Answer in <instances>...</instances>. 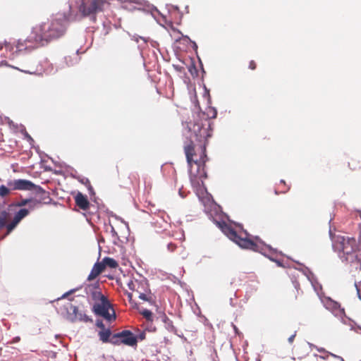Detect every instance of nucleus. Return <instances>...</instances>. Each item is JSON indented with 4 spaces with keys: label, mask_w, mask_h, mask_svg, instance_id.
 Wrapping results in <instances>:
<instances>
[{
    "label": "nucleus",
    "mask_w": 361,
    "mask_h": 361,
    "mask_svg": "<svg viewBox=\"0 0 361 361\" xmlns=\"http://www.w3.org/2000/svg\"><path fill=\"white\" fill-rule=\"evenodd\" d=\"M183 134L189 143H185L184 150L189 167L190 180L193 188H197V195L204 204L209 202V197L200 196L204 189V179L207 178L204 165L207 160L206 146L208 139L212 137V128L210 121L197 120L195 122H188L183 124Z\"/></svg>",
    "instance_id": "obj_1"
},
{
    "label": "nucleus",
    "mask_w": 361,
    "mask_h": 361,
    "mask_svg": "<svg viewBox=\"0 0 361 361\" xmlns=\"http://www.w3.org/2000/svg\"><path fill=\"white\" fill-rule=\"evenodd\" d=\"M69 20L70 15L58 13L47 22L35 26L26 39L5 42L6 55L4 58L14 59L23 51L45 46L51 41L61 37L66 32Z\"/></svg>",
    "instance_id": "obj_2"
},
{
    "label": "nucleus",
    "mask_w": 361,
    "mask_h": 361,
    "mask_svg": "<svg viewBox=\"0 0 361 361\" xmlns=\"http://www.w3.org/2000/svg\"><path fill=\"white\" fill-rule=\"evenodd\" d=\"M218 227L231 240L235 242L240 247L259 252L267 257L271 261L276 262L279 267H282L281 261L275 259L276 251L270 245L264 243L258 236L255 237V240L249 238L250 234L246 231L238 233L234 228L224 221H216Z\"/></svg>",
    "instance_id": "obj_3"
},
{
    "label": "nucleus",
    "mask_w": 361,
    "mask_h": 361,
    "mask_svg": "<svg viewBox=\"0 0 361 361\" xmlns=\"http://www.w3.org/2000/svg\"><path fill=\"white\" fill-rule=\"evenodd\" d=\"M333 247L339 252V257L343 262H346L352 269L361 270V248L355 238L343 235L333 236L331 228H329Z\"/></svg>",
    "instance_id": "obj_4"
},
{
    "label": "nucleus",
    "mask_w": 361,
    "mask_h": 361,
    "mask_svg": "<svg viewBox=\"0 0 361 361\" xmlns=\"http://www.w3.org/2000/svg\"><path fill=\"white\" fill-rule=\"evenodd\" d=\"M29 214V209L21 208L15 213L12 221L6 224L8 214L3 211L0 213V240L8 235L20 223V221Z\"/></svg>",
    "instance_id": "obj_5"
},
{
    "label": "nucleus",
    "mask_w": 361,
    "mask_h": 361,
    "mask_svg": "<svg viewBox=\"0 0 361 361\" xmlns=\"http://www.w3.org/2000/svg\"><path fill=\"white\" fill-rule=\"evenodd\" d=\"M108 0H76V6L83 16H91L101 11Z\"/></svg>",
    "instance_id": "obj_6"
},
{
    "label": "nucleus",
    "mask_w": 361,
    "mask_h": 361,
    "mask_svg": "<svg viewBox=\"0 0 361 361\" xmlns=\"http://www.w3.org/2000/svg\"><path fill=\"white\" fill-rule=\"evenodd\" d=\"M7 185L13 190H28L33 191L36 194L46 195L40 186L35 185L32 181L25 179L9 180Z\"/></svg>",
    "instance_id": "obj_7"
},
{
    "label": "nucleus",
    "mask_w": 361,
    "mask_h": 361,
    "mask_svg": "<svg viewBox=\"0 0 361 361\" xmlns=\"http://www.w3.org/2000/svg\"><path fill=\"white\" fill-rule=\"evenodd\" d=\"M63 309L66 311L65 317L71 322L77 321L86 323L92 322V319L82 310H80L78 307L74 305L71 302L64 305Z\"/></svg>",
    "instance_id": "obj_8"
},
{
    "label": "nucleus",
    "mask_w": 361,
    "mask_h": 361,
    "mask_svg": "<svg viewBox=\"0 0 361 361\" xmlns=\"http://www.w3.org/2000/svg\"><path fill=\"white\" fill-rule=\"evenodd\" d=\"M110 343L114 345L123 344L134 348H137V339L135 335L130 330H123L113 334Z\"/></svg>",
    "instance_id": "obj_9"
},
{
    "label": "nucleus",
    "mask_w": 361,
    "mask_h": 361,
    "mask_svg": "<svg viewBox=\"0 0 361 361\" xmlns=\"http://www.w3.org/2000/svg\"><path fill=\"white\" fill-rule=\"evenodd\" d=\"M92 311L96 315L102 317L108 322L116 319L114 309L107 298L103 299L99 302L94 303L92 307Z\"/></svg>",
    "instance_id": "obj_10"
},
{
    "label": "nucleus",
    "mask_w": 361,
    "mask_h": 361,
    "mask_svg": "<svg viewBox=\"0 0 361 361\" xmlns=\"http://www.w3.org/2000/svg\"><path fill=\"white\" fill-rule=\"evenodd\" d=\"M321 300L326 310H329L335 317H339L343 320L345 311L343 308L341 307L338 302L333 300L329 297L322 298Z\"/></svg>",
    "instance_id": "obj_11"
},
{
    "label": "nucleus",
    "mask_w": 361,
    "mask_h": 361,
    "mask_svg": "<svg viewBox=\"0 0 361 361\" xmlns=\"http://www.w3.org/2000/svg\"><path fill=\"white\" fill-rule=\"evenodd\" d=\"M303 274L307 277L309 281L311 283L312 288L318 295L320 294V291L322 289V285L318 282L314 274L307 268L305 267L302 269Z\"/></svg>",
    "instance_id": "obj_12"
},
{
    "label": "nucleus",
    "mask_w": 361,
    "mask_h": 361,
    "mask_svg": "<svg viewBox=\"0 0 361 361\" xmlns=\"http://www.w3.org/2000/svg\"><path fill=\"white\" fill-rule=\"evenodd\" d=\"M140 283L144 288L145 292L142 293L139 290H136V291L139 293L138 298L143 301L148 302L151 305L154 304V300L151 294L150 290L148 288V284L147 281L145 280H142L140 282Z\"/></svg>",
    "instance_id": "obj_13"
},
{
    "label": "nucleus",
    "mask_w": 361,
    "mask_h": 361,
    "mask_svg": "<svg viewBox=\"0 0 361 361\" xmlns=\"http://www.w3.org/2000/svg\"><path fill=\"white\" fill-rule=\"evenodd\" d=\"M75 202L76 205L82 210H87L90 207V204L87 196L80 192H78L75 196Z\"/></svg>",
    "instance_id": "obj_14"
},
{
    "label": "nucleus",
    "mask_w": 361,
    "mask_h": 361,
    "mask_svg": "<svg viewBox=\"0 0 361 361\" xmlns=\"http://www.w3.org/2000/svg\"><path fill=\"white\" fill-rule=\"evenodd\" d=\"M52 70L53 68H51V70H49L48 68H42V65H38L36 67H30L27 69H20V71L30 75H41L43 73L49 74L52 72Z\"/></svg>",
    "instance_id": "obj_15"
},
{
    "label": "nucleus",
    "mask_w": 361,
    "mask_h": 361,
    "mask_svg": "<svg viewBox=\"0 0 361 361\" xmlns=\"http://www.w3.org/2000/svg\"><path fill=\"white\" fill-rule=\"evenodd\" d=\"M169 216L164 212L159 210L158 212H154L153 217L154 224H159L160 227H164V224H168Z\"/></svg>",
    "instance_id": "obj_16"
},
{
    "label": "nucleus",
    "mask_w": 361,
    "mask_h": 361,
    "mask_svg": "<svg viewBox=\"0 0 361 361\" xmlns=\"http://www.w3.org/2000/svg\"><path fill=\"white\" fill-rule=\"evenodd\" d=\"M40 196V199L28 198L29 202L27 204V208L29 209V213L35 209H39L42 205V200L44 199L45 195L37 194Z\"/></svg>",
    "instance_id": "obj_17"
},
{
    "label": "nucleus",
    "mask_w": 361,
    "mask_h": 361,
    "mask_svg": "<svg viewBox=\"0 0 361 361\" xmlns=\"http://www.w3.org/2000/svg\"><path fill=\"white\" fill-rule=\"evenodd\" d=\"M86 293H88L91 292L92 298L94 300H99L100 302L104 299H106V298L102 294V293L96 289V287L93 286H87L85 287Z\"/></svg>",
    "instance_id": "obj_18"
},
{
    "label": "nucleus",
    "mask_w": 361,
    "mask_h": 361,
    "mask_svg": "<svg viewBox=\"0 0 361 361\" xmlns=\"http://www.w3.org/2000/svg\"><path fill=\"white\" fill-rule=\"evenodd\" d=\"M104 264H102V262L95 263L87 277V279L89 281L93 280L97 276H99L104 271Z\"/></svg>",
    "instance_id": "obj_19"
},
{
    "label": "nucleus",
    "mask_w": 361,
    "mask_h": 361,
    "mask_svg": "<svg viewBox=\"0 0 361 361\" xmlns=\"http://www.w3.org/2000/svg\"><path fill=\"white\" fill-rule=\"evenodd\" d=\"M308 344L310 345V347H314L319 352H324L326 353V355H321L320 357L322 358V359H326L329 356H331L336 359H337L338 361H344L343 358L341 356H338V355H336L335 354H333V353H329L327 351H326L324 348H318L315 345H314L312 343H308Z\"/></svg>",
    "instance_id": "obj_20"
},
{
    "label": "nucleus",
    "mask_w": 361,
    "mask_h": 361,
    "mask_svg": "<svg viewBox=\"0 0 361 361\" xmlns=\"http://www.w3.org/2000/svg\"><path fill=\"white\" fill-rule=\"evenodd\" d=\"M99 336L100 340L103 343H109V342L110 343L111 337V332L110 329H103L102 331L99 332Z\"/></svg>",
    "instance_id": "obj_21"
},
{
    "label": "nucleus",
    "mask_w": 361,
    "mask_h": 361,
    "mask_svg": "<svg viewBox=\"0 0 361 361\" xmlns=\"http://www.w3.org/2000/svg\"><path fill=\"white\" fill-rule=\"evenodd\" d=\"M102 264H104V268L105 269L106 267L109 268H116L118 267L117 262L111 257H106L103 259L102 262Z\"/></svg>",
    "instance_id": "obj_22"
},
{
    "label": "nucleus",
    "mask_w": 361,
    "mask_h": 361,
    "mask_svg": "<svg viewBox=\"0 0 361 361\" xmlns=\"http://www.w3.org/2000/svg\"><path fill=\"white\" fill-rule=\"evenodd\" d=\"M105 227H106V231L108 232L109 230V232H110L111 236L115 240L118 238L117 232L116 231L115 228L111 224H109V225H105Z\"/></svg>",
    "instance_id": "obj_23"
},
{
    "label": "nucleus",
    "mask_w": 361,
    "mask_h": 361,
    "mask_svg": "<svg viewBox=\"0 0 361 361\" xmlns=\"http://www.w3.org/2000/svg\"><path fill=\"white\" fill-rule=\"evenodd\" d=\"M140 313L147 321H152V312L150 310L144 309L140 312Z\"/></svg>",
    "instance_id": "obj_24"
},
{
    "label": "nucleus",
    "mask_w": 361,
    "mask_h": 361,
    "mask_svg": "<svg viewBox=\"0 0 361 361\" xmlns=\"http://www.w3.org/2000/svg\"><path fill=\"white\" fill-rule=\"evenodd\" d=\"M28 202H29L28 198L22 199L20 201H17V202H14L13 206H15L16 207H22L27 206V204Z\"/></svg>",
    "instance_id": "obj_25"
},
{
    "label": "nucleus",
    "mask_w": 361,
    "mask_h": 361,
    "mask_svg": "<svg viewBox=\"0 0 361 361\" xmlns=\"http://www.w3.org/2000/svg\"><path fill=\"white\" fill-rule=\"evenodd\" d=\"M10 188H7L6 186L2 185L0 186V196L5 197L10 192Z\"/></svg>",
    "instance_id": "obj_26"
},
{
    "label": "nucleus",
    "mask_w": 361,
    "mask_h": 361,
    "mask_svg": "<svg viewBox=\"0 0 361 361\" xmlns=\"http://www.w3.org/2000/svg\"><path fill=\"white\" fill-rule=\"evenodd\" d=\"M152 16L157 20L159 16H161V13L157 10V8L152 7L151 9Z\"/></svg>",
    "instance_id": "obj_27"
},
{
    "label": "nucleus",
    "mask_w": 361,
    "mask_h": 361,
    "mask_svg": "<svg viewBox=\"0 0 361 361\" xmlns=\"http://www.w3.org/2000/svg\"><path fill=\"white\" fill-rule=\"evenodd\" d=\"M137 283H138L137 281H133L130 280L128 282V287L131 290H135V287H136Z\"/></svg>",
    "instance_id": "obj_28"
},
{
    "label": "nucleus",
    "mask_w": 361,
    "mask_h": 361,
    "mask_svg": "<svg viewBox=\"0 0 361 361\" xmlns=\"http://www.w3.org/2000/svg\"><path fill=\"white\" fill-rule=\"evenodd\" d=\"M146 338V333L145 331L140 332L139 334L135 335V338L137 339V343L139 341H143Z\"/></svg>",
    "instance_id": "obj_29"
},
{
    "label": "nucleus",
    "mask_w": 361,
    "mask_h": 361,
    "mask_svg": "<svg viewBox=\"0 0 361 361\" xmlns=\"http://www.w3.org/2000/svg\"><path fill=\"white\" fill-rule=\"evenodd\" d=\"M23 135L25 139H26L30 145H32V143L34 142V140L32 139V137L26 131L24 132Z\"/></svg>",
    "instance_id": "obj_30"
},
{
    "label": "nucleus",
    "mask_w": 361,
    "mask_h": 361,
    "mask_svg": "<svg viewBox=\"0 0 361 361\" xmlns=\"http://www.w3.org/2000/svg\"><path fill=\"white\" fill-rule=\"evenodd\" d=\"M77 59H78V56H75V62H73V61H72L71 60V56L65 58V60H66V63H67L68 66H73L75 63L77 62Z\"/></svg>",
    "instance_id": "obj_31"
},
{
    "label": "nucleus",
    "mask_w": 361,
    "mask_h": 361,
    "mask_svg": "<svg viewBox=\"0 0 361 361\" xmlns=\"http://www.w3.org/2000/svg\"><path fill=\"white\" fill-rule=\"evenodd\" d=\"M96 326L102 330L105 329V325L104 324L103 322L100 319H97L96 321Z\"/></svg>",
    "instance_id": "obj_32"
},
{
    "label": "nucleus",
    "mask_w": 361,
    "mask_h": 361,
    "mask_svg": "<svg viewBox=\"0 0 361 361\" xmlns=\"http://www.w3.org/2000/svg\"><path fill=\"white\" fill-rule=\"evenodd\" d=\"M176 248V245L173 243H170L167 245V250L169 252H173Z\"/></svg>",
    "instance_id": "obj_33"
},
{
    "label": "nucleus",
    "mask_w": 361,
    "mask_h": 361,
    "mask_svg": "<svg viewBox=\"0 0 361 361\" xmlns=\"http://www.w3.org/2000/svg\"><path fill=\"white\" fill-rule=\"evenodd\" d=\"M355 286L356 288V290H357V295H358V297L361 300V289H360V285H358L356 283H355Z\"/></svg>",
    "instance_id": "obj_34"
},
{
    "label": "nucleus",
    "mask_w": 361,
    "mask_h": 361,
    "mask_svg": "<svg viewBox=\"0 0 361 361\" xmlns=\"http://www.w3.org/2000/svg\"><path fill=\"white\" fill-rule=\"evenodd\" d=\"M75 290H76V289H72V290H71L70 291L65 293L62 295V297H61V298H66L68 295H70V294H71V293H75Z\"/></svg>",
    "instance_id": "obj_35"
},
{
    "label": "nucleus",
    "mask_w": 361,
    "mask_h": 361,
    "mask_svg": "<svg viewBox=\"0 0 361 361\" xmlns=\"http://www.w3.org/2000/svg\"><path fill=\"white\" fill-rule=\"evenodd\" d=\"M295 335H296V332H295L293 335H291V336L288 338V342H289L290 343H292L293 342L294 338H295Z\"/></svg>",
    "instance_id": "obj_36"
},
{
    "label": "nucleus",
    "mask_w": 361,
    "mask_h": 361,
    "mask_svg": "<svg viewBox=\"0 0 361 361\" xmlns=\"http://www.w3.org/2000/svg\"><path fill=\"white\" fill-rule=\"evenodd\" d=\"M249 68H250V69H252V70L255 69V68H256V65H255V61H251L250 62Z\"/></svg>",
    "instance_id": "obj_37"
},
{
    "label": "nucleus",
    "mask_w": 361,
    "mask_h": 361,
    "mask_svg": "<svg viewBox=\"0 0 361 361\" xmlns=\"http://www.w3.org/2000/svg\"><path fill=\"white\" fill-rule=\"evenodd\" d=\"M97 241H98V244H99V246L100 247V244L101 243H104V238L103 236H99L97 239Z\"/></svg>",
    "instance_id": "obj_38"
},
{
    "label": "nucleus",
    "mask_w": 361,
    "mask_h": 361,
    "mask_svg": "<svg viewBox=\"0 0 361 361\" xmlns=\"http://www.w3.org/2000/svg\"><path fill=\"white\" fill-rule=\"evenodd\" d=\"M4 47V45L0 43V50H1ZM3 64H6V60H1L0 61V66L1 65H3Z\"/></svg>",
    "instance_id": "obj_39"
},
{
    "label": "nucleus",
    "mask_w": 361,
    "mask_h": 361,
    "mask_svg": "<svg viewBox=\"0 0 361 361\" xmlns=\"http://www.w3.org/2000/svg\"><path fill=\"white\" fill-rule=\"evenodd\" d=\"M116 219H118V220H121V222H123V224H125L126 225V226H128V223L126 222L124 220H123L121 218L118 217V216H116Z\"/></svg>",
    "instance_id": "obj_40"
},
{
    "label": "nucleus",
    "mask_w": 361,
    "mask_h": 361,
    "mask_svg": "<svg viewBox=\"0 0 361 361\" xmlns=\"http://www.w3.org/2000/svg\"><path fill=\"white\" fill-rule=\"evenodd\" d=\"M171 9H173L175 11L178 10V7L177 6H170V8H169V11H171Z\"/></svg>",
    "instance_id": "obj_41"
},
{
    "label": "nucleus",
    "mask_w": 361,
    "mask_h": 361,
    "mask_svg": "<svg viewBox=\"0 0 361 361\" xmlns=\"http://www.w3.org/2000/svg\"><path fill=\"white\" fill-rule=\"evenodd\" d=\"M128 298L129 299L130 302L132 301L133 294L131 293H128Z\"/></svg>",
    "instance_id": "obj_42"
},
{
    "label": "nucleus",
    "mask_w": 361,
    "mask_h": 361,
    "mask_svg": "<svg viewBox=\"0 0 361 361\" xmlns=\"http://www.w3.org/2000/svg\"><path fill=\"white\" fill-rule=\"evenodd\" d=\"M73 9V4L72 2L69 4V11H71Z\"/></svg>",
    "instance_id": "obj_43"
},
{
    "label": "nucleus",
    "mask_w": 361,
    "mask_h": 361,
    "mask_svg": "<svg viewBox=\"0 0 361 361\" xmlns=\"http://www.w3.org/2000/svg\"><path fill=\"white\" fill-rule=\"evenodd\" d=\"M178 193H179V195H180L181 197H183H183H185V195H183V192H182V190H181L180 189L179 190Z\"/></svg>",
    "instance_id": "obj_44"
},
{
    "label": "nucleus",
    "mask_w": 361,
    "mask_h": 361,
    "mask_svg": "<svg viewBox=\"0 0 361 361\" xmlns=\"http://www.w3.org/2000/svg\"><path fill=\"white\" fill-rule=\"evenodd\" d=\"M216 116V111L214 109V114L212 115V118H215Z\"/></svg>",
    "instance_id": "obj_45"
},
{
    "label": "nucleus",
    "mask_w": 361,
    "mask_h": 361,
    "mask_svg": "<svg viewBox=\"0 0 361 361\" xmlns=\"http://www.w3.org/2000/svg\"><path fill=\"white\" fill-rule=\"evenodd\" d=\"M20 340V337H16L13 338L14 342H18Z\"/></svg>",
    "instance_id": "obj_46"
},
{
    "label": "nucleus",
    "mask_w": 361,
    "mask_h": 361,
    "mask_svg": "<svg viewBox=\"0 0 361 361\" xmlns=\"http://www.w3.org/2000/svg\"><path fill=\"white\" fill-rule=\"evenodd\" d=\"M139 38H140V39H142V40L144 41V44H145V43H146V41H145V38L141 37H140Z\"/></svg>",
    "instance_id": "obj_47"
},
{
    "label": "nucleus",
    "mask_w": 361,
    "mask_h": 361,
    "mask_svg": "<svg viewBox=\"0 0 361 361\" xmlns=\"http://www.w3.org/2000/svg\"><path fill=\"white\" fill-rule=\"evenodd\" d=\"M135 40L137 42H138V37H135Z\"/></svg>",
    "instance_id": "obj_48"
},
{
    "label": "nucleus",
    "mask_w": 361,
    "mask_h": 361,
    "mask_svg": "<svg viewBox=\"0 0 361 361\" xmlns=\"http://www.w3.org/2000/svg\"><path fill=\"white\" fill-rule=\"evenodd\" d=\"M194 47H195V48H197V44H196L195 43H194Z\"/></svg>",
    "instance_id": "obj_49"
},
{
    "label": "nucleus",
    "mask_w": 361,
    "mask_h": 361,
    "mask_svg": "<svg viewBox=\"0 0 361 361\" xmlns=\"http://www.w3.org/2000/svg\"><path fill=\"white\" fill-rule=\"evenodd\" d=\"M234 329H235V331H237V328L235 326H234Z\"/></svg>",
    "instance_id": "obj_50"
},
{
    "label": "nucleus",
    "mask_w": 361,
    "mask_h": 361,
    "mask_svg": "<svg viewBox=\"0 0 361 361\" xmlns=\"http://www.w3.org/2000/svg\"><path fill=\"white\" fill-rule=\"evenodd\" d=\"M357 328L361 330V327L358 326Z\"/></svg>",
    "instance_id": "obj_51"
},
{
    "label": "nucleus",
    "mask_w": 361,
    "mask_h": 361,
    "mask_svg": "<svg viewBox=\"0 0 361 361\" xmlns=\"http://www.w3.org/2000/svg\"><path fill=\"white\" fill-rule=\"evenodd\" d=\"M360 217H361V212H360Z\"/></svg>",
    "instance_id": "obj_52"
},
{
    "label": "nucleus",
    "mask_w": 361,
    "mask_h": 361,
    "mask_svg": "<svg viewBox=\"0 0 361 361\" xmlns=\"http://www.w3.org/2000/svg\"><path fill=\"white\" fill-rule=\"evenodd\" d=\"M361 361V360H360Z\"/></svg>",
    "instance_id": "obj_53"
}]
</instances>
